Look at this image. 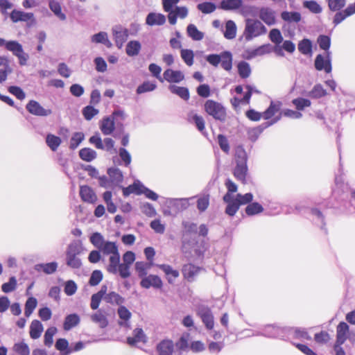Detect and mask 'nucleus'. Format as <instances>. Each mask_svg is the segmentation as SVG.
Instances as JSON below:
<instances>
[{
  "label": "nucleus",
  "mask_w": 355,
  "mask_h": 355,
  "mask_svg": "<svg viewBox=\"0 0 355 355\" xmlns=\"http://www.w3.org/2000/svg\"><path fill=\"white\" fill-rule=\"evenodd\" d=\"M207 249L204 239L198 237L184 236L182 240V252L187 257L202 258Z\"/></svg>",
  "instance_id": "f257e3e1"
},
{
  "label": "nucleus",
  "mask_w": 355,
  "mask_h": 355,
  "mask_svg": "<svg viewBox=\"0 0 355 355\" xmlns=\"http://www.w3.org/2000/svg\"><path fill=\"white\" fill-rule=\"evenodd\" d=\"M236 166L234 168V175L236 179L242 183L246 182V177L248 172V155L245 149L241 146H238L235 149Z\"/></svg>",
  "instance_id": "f03ea898"
},
{
  "label": "nucleus",
  "mask_w": 355,
  "mask_h": 355,
  "mask_svg": "<svg viewBox=\"0 0 355 355\" xmlns=\"http://www.w3.org/2000/svg\"><path fill=\"white\" fill-rule=\"evenodd\" d=\"M103 254H110L109 258V264L107 266V270L112 274H116V266L120 261V254L116 243L115 242L105 241L101 248L99 249Z\"/></svg>",
  "instance_id": "7ed1b4c3"
},
{
  "label": "nucleus",
  "mask_w": 355,
  "mask_h": 355,
  "mask_svg": "<svg viewBox=\"0 0 355 355\" xmlns=\"http://www.w3.org/2000/svg\"><path fill=\"white\" fill-rule=\"evenodd\" d=\"M266 33V27L259 20L250 18L245 19L243 37L247 42L265 35Z\"/></svg>",
  "instance_id": "20e7f679"
},
{
  "label": "nucleus",
  "mask_w": 355,
  "mask_h": 355,
  "mask_svg": "<svg viewBox=\"0 0 355 355\" xmlns=\"http://www.w3.org/2000/svg\"><path fill=\"white\" fill-rule=\"evenodd\" d=\"M205 60L209 64L215 67L220 64L221 67L227 71H230L232 68L233 57L232 53L229 51H224L220 54L207 55Z\"/></svg>",
  "instance_id": "39448f33"
},
{
  "label": "nucleus",
  "mask_w": 355,
  "mask_h": 355,
  "mask_svg": "<svg viewBox=\"0 0 355 355\" xmlns=\"http://www.w3.org/2000/svg\"><path fill=\"white\" fill-rule=\"evenodd\" d=\"M204 108L205 112L215 120L222 122L225 121L226 110L222 104L214 100H207L204 105Z\"/></svg>",
  "instance_id": "423d86ee"
},
{
  "label": "nucleus",
  "mask_w": 355,
  "mask_h": 355,
  "mask_svg": "<svg viewBox=\"0 0 355 355\" xmlns=\"http://www.w3.org/2000/svg\"><path fill=\"white\" fill-rule=\"evenodd\" d=\"M5 49L10 51L13 55L18 58L19 64L21 66L27 64L29 55L24 52L22 45L19 42L16 40H8L6 44Z\"/></svg>",
  "instance_id": "0eeeda50"
},
{
  "label": "nucleus",
  "mask_w": 355,
  "mask_h": 355,
  "mask_svg": "<svg viewBox=\"0 0 355 355\" xmlns=\"http://www.w3.org/2000/svg\"><path fill=\"white\" fill-rule=\"evenodd\" d=\"M288 332V328L287 327H280L275 325H267L265 327L263 332H257L254 335L263 336L268 338L284 339Z\"/></svg>",
  "instance_id": "6e6552de"
},
{
  "label": "nucleus",
  "mask_w": 355,
  "mask_h": 355,
  "mask_svg": "<svg viewBox=\"0 0 355 355\" xmlns=\"http://www.w3.org/2000/svg\"><path fill=\"white\" fill-rule=\"evenodd\" d=\"M197 315L201 319L207 331H212L214 327V318L211 310L207 306H199L196 310Z\"/></svg>",
  "instance_id": "1a4fd4ad"
},
{
  "label": "nucleus",
  "mask_w": 355,
  "mask_h": 355,
  "mask_svg": "<svg viewBox=\"0 0 355 355\" xmlns=\"http://www.w3.org/2000/svg\"><path fill=\"white\" fill-rule=\"evenodd\" d=\"M331 51H327L325 56L322 54L316 55L314 66L317 71H324L329 73L332 71Z\"/></svg>",
  "instance_id": "9d476101"
},
{
  "label": "nucleus",
  "mask_w": 355,
  "mask_h": 355,
  "mask_svg": "<svg viewBox=\"0 0 355 355\" xmlns=\"http://www.w3.org/2000/svg\"><path fill=\"white\" fill-rule=\"evenodd\" d=\"M112 32L116 46L121 49L128 40V30L121 25H118L112 28Z\"/></svg>",
  "instance_id": "9b49d317"
},
{
  "label": "nucleus",
  "mask_w": 355,
  "mask_h": 355,
  "mask_svg": "<svg viewBox=\"0 0 355 355\" xmlns=\"http://www.w3.org/2000/svg\"><path fill=\"white\" fill-rule=\"evenodd\" d=\"M27 111L35 116H47L52 113L50 109L44 108L37 101L31 100L26 105Z\"/></svg>",
  "instance_id": "f8f14e48"
},
{
  "label": "nucleus",
  "mask_w": 355,
  "mask_h": 355,
  "mask_svg": "<svg viewBox=\"0 0 355 355\" xmlns=\"http://www.w3.org/2000/svg\"><path fill=\"white\" fill-rule=\"evenodd\" d=\"M140 285L144 288H149L150 287H153L154 288H161L163 283L161 278L157 275H149L141 279Z\"/></svg>",
  "instance_id": "ddd939ff"
},
{
  "label": "nucleus",
  "mask_w": 355,
  "mask_h": 355,
  "mask_svg": "<svg viewBox=\"0 0 355 355\" xmlns=\"http://www.w3.org/2000/svg\"><path fill=\"white\" fill-rule=\"evenodd\" d=\"M163 78L170 83H179L184 79V75L181 71L167 69L163 73Z\"/></svg>",
  "instance_id": "4468645a"
},
{
  "label": "nucleus",
  "mask_w": 355,
  "mask_h": 355,
  "mask_svg": "<svg viewBox=\"0 0 355 355\" xmlns=\"http://www.w3.org/2000/svg\"><path fill=\"white\" fill-rule=\"evenodd\" d=\"M187 120L189 123L194 124L204 136H207V132L205 131V122L202 116L193 112H190L187 115Z\"/></svg>",
  "instance_id": "2eb2a0df"
},
{
  "label": "nucleus",
  "mask_w": 355,
  "mask_h": 355,
  "mask_svg": "<svg viewBox=\"0 0 355 355\" xmlns=\"http://www.w3.org/2000/svg\"><path fill=\"white\" fill-rule=\"evenodd\" d=\"M33 14L31 12H25L16 9L13 10L10 14V18L13 23H17L19 21L27 22L33 19Z\"/></svg>",
  "instance_id": "dca6fc26"
},
{
  "label": "nucleus",
  "mask_w": 355,
  "mask_h": 355,
  "mask_svg": "<svg viewBox=\"0 0 355 355\" xmlns=\"http://www.w3.org/2000/svg\"><path fill=\"white\" fill-rule=\"evenodd\" d=\"M133 336L127 338V343L130 346H135L138 343H145L147 341L146 336L141 328H136L132 332Z\"/></svg>",
  "instance_id": "f3484780"
},
{
  "label": "nucleus",
  "mask_w": 355,
  "mask_h": 355,
  "mask_svg": "<svg viewBox=\"0 0 355 355\" xmlns=\"http://www.w3.org/2000/svg\"><path fill=\"white\" fill-rule=\"evenodd\" d=\"M349 331V325L345 322H340L336 327V342L344 343L347 340V335Z\"/></svg>",
  "instance_id": "a211bd4d"
},
{
  "label": "nucleus",
  "mask_w": 355,
  "mask_h": 355,
  "mask_svg": "<svg viewBox=\"0 0 355 355\" xmlns=\"http://www.w3.org/2000/svg\"><path fill=\"white\" fill-rule=\"evenodd\" d=\"M100 129L104 135H110L115 129V122L113 117H104L100 124Z\"/></svg>",
  "instance_id": "6ab92c4d"
},
{
  "label": "nucleus",
  "mask_w": 355,
  "mask_h": 355,
  "mask_svg": "<svg viewBox=\"0 0 355 355\" xmlns=\"http://www.w3.org/2000/svg\"><path fill=\"white\" fill-rule=\"evenodd\" d=\"M80 196L81 199L86 202L94 203L97 197L91 187L87 185L81 186L80 188Z\"/></svg>",
  "instance_id": "aec40b11"
},
{
  "label": "nucleus",
  "mask_w": 355,
  "mask_h": 355,
  "mask_svg": "<svg viewBox=\"0 0 355 355\" xmlns=\"http://www.w3.org/2000/svg\"><path fill=\"white\" fill-rule=\"evenodd\" d=\"M200 268L191 263L184 264L182 272L184 277L189 282L193 281L195 277L198 274Z\"/></svg>",
  "instance_id": "412c9836"
},
{
  "label": "nucleus",
  "mask_w": 355,
  "mask_h": 355,
  "mask_svg": "<svg viewBox=\"0 0 355 355\" xmlns=\"http://www.w3.org/2000/svg\"><path fill=\"white\" fill-rule=\"evenodd\" d=\"M166 22V17L161 13L150 12L146 18V24L148 26H162Z\"/></svg>",
  "instance_id": "4be33fe9"
},
{
  "label": "nucleus",
  "mask_w": 355,
  "mask_h": 355,
  "mask_svg": "<svg viewBox=\"0 0 355 355\" xmlns=\"http://www.w3.org/2000/svg\"><path fill=\"white\" fill-rule=\"evenodd\" d=\"M259 18L267 25L271 26L275 24V12L269 8L263 7L259 10Z\"/></svg>",
  "instance_id": "5701e85b"
},
{
  "label": "nucleus",
  "mask_w": 355,
  "mask_h": 355,
  "mask_svg": "<svg viewBox=\"0 0 355 355\" xmlns=\"http://www.w3.org/2000/svg\"><path fill=\"white\" fill-rule=\"evenodd\" d=\"M282 103L279 101H271L269 107L263 112V118L265 120L270 119L279 112Z\"/></svg>",
  "instance_id": "b1692460"
},
{
  "label": "nucleus",
  "mask_w": 355,
  "mask_h": 355,
  "mask_svg": "<svg viewBox=\"0 0 355 355\" xmlns=\"http://www.w3.org/2000/svg\"><path fill=\"white\" fill-rule=\"evenodd\" d=\"M159 355H173L174 344L171 340H164L157 345Z\"/></svg>",
  "instance_id": "393cba45"
},
{
  "label": "nucleus",
  "mask_w": 355,
  "mask_h": 355,
  "mask_svg": "<svg viewBox=\"0 0 355 355\" xmlns=\"http://www.w3.org/2000/svg\"><path fill=\"white\" fill-rule=\"evenodd\" d=\"M243 5V0H222L218 8L226 11L239 10Z\"/></svg>",
  "instance_id": "a878e982"
},
{
  "label": "nucleus",
  "mask_w": 355,
  "mask_h": 355,
  "mask_svg": "<svg viewBox=\"0 0 355 355\" xmlns=\"http://www.w3.org/2000/svg\"><path fill=\"white\" fill-rule=\"evenodd\" d=\"M58 264L56 261H52L46 263H37L35 265L34 269L37 272H43L46 275L53 274L58 268Z\"/></svg>",
  "instance_id": "bb28decb"
},
{
  "label": "nucleus",
  "mask_w": 355,
  "mask_h": 355,
  "mask_svg": "<svg viewBox=\"0 0 355 355\" xmlns=\"http://www.w3.org/2000/svg\"><path fill=\"white\" fill-rule=\"evenodd\" d=\"M157 267L164 272L169 284H173L174 279L179 277V271L173 269L168 264H159L157 265Z\"/></svg>",
  "instance_id": "cd10ccee"
},
{
  "label": "nucleus",
  "mask_w": 355,
  "mask_h": 355,
  "mask_svg": "<svg viewBox=\"0 0 355 355\" xmlns=\"http://www.w3.org/2000/svg\"><path fill=\"white\" fill-rule=\"evenodd\" d=\"M117 313L122 321L119 322V324L121 327H129V320L131 318L132 313L130 311L122 304L120 305L117 310Z\"/></svg>",
  "instance_id": "c85d7f7f"
},
{
  "label": "nucleus",
  "mask_w": 355,
  "mask_h": 355,
  "mask_svg": "<svg viewBox=\"0 0 355 355\" xmlns=\"http://www.w3.org/2000/svg\"><path fill=\"white\" fill-rule=\"evenodd\" d=\"M80 321V318L77 313H71L67 315L63 322V329L65 331H69L77 326Z\"/></svg>",
  "instance_id": "c756f323"
},
{
  "label": "nucleus",
  "mask_w": 355,
  "mask_h": 355,
  "mask_svg": "<svg viewBox=\"0 0 355 355\" xmlns=\"http://www.w3.org/2000/svg\"><path fill=\"white\" fill-rule=\"evenodd\" d=\"M196 196L189 198H171L169 199L170 204L175 207L178 211L187 209L189 206V200H193Z\"/></svg>",
  "instance_id": "7c9ffc66"
},
{
  "label": "nucleus",
  "mask_w": 355,
  "mask_h": 355,
  "mask_svg": "<svg viewBox=\"0 0 355 355\" xmlns=\"http://www.w3.org/2000/svg\"><path fill=\"white\" fill-rule=\"evenodd\" d=\"M107 174L110 179V182L115 185H119L123 180V175L122 171L116 167L109 168L107 169Z\"/></svg>",
  "instance_id": "2f4dec72"
},
{
  "label": "nucleus",
  "mask_w": 355,
  "mask_h": 355,
  "mask_svg": "<svg viewBox=\"0 0 355 355\" xmlns=\"http://www.w3.org/2000/svg\"><path fill=\"white\" fill-rule=\"evenodd\" d=\"M310 213L312 216V220L315 224L320 227L322 230H324L326 231L324 216L321 211L317 208H312L310 210Z\"/></svg>",
  "instance_id": "473e14b6"
},
{
  "label": "nucleus",
  "mask_w": 355,
  "mask_h": 355,
  "mask_svg": "<svg viewBox=\"0 0 355 355\" xmlns=\"http://www.w3.org/2000/svg\"><path fill=\"white\" fill-rule=\"evenodd\" d=\"M44 330L42 322L37 320H34L30 325V336L32 339H37L41 336Z\"/></svg>",
  "instance_id": "72a5a7b5"
},
{
  "label": "nucleus",
  "mask_w": 355,
  "mask_h": 355,
  "mask_svg": "<svg viewBox=\"0 0 355 355\" xmlns=\"http://www.w3.org/2000/svg\"><path fill=\"white\" fill-rule=\"evenodd\" d=\"M168 89L172 94L178 95L184 101H188L189 99V91L187 87H180L175 85H170L168 86Z\"/></svg>",
  "instance_id": "f704fd0d"
},
{
  "label": "nucleus",
  "mask_w": 355,
  "mask_h": 355,
  "mask_svg": "<svg viewBox=\"0 0 355 355\" xmlns=\"http://www.w3.org/2000/svg\"><path fill=\"white\" fill-rule=\"evenodd\" d=\"M103 300L112 305L120 306L125 302V298L116 292L112 291L108 293L103 298Z\"/></svg>",
  "instance_id": "c9c22d12"
},
{
  "label": "nucleus",
  "mask_w": 355,
  "mask_h": 355,
  "mask_svg": "<svg viewBox=\"0 0 355 355\" xmlns=\"http://www.w3.org/2000/svg\"><path fill=\"white\" fill-rule=\"evenodd\" d=\"M187 35L194 41H200L204 38V33L200 31L196 25L189 24L187 27Z\"/></svg>",
  "instance_id": "e433bc0d"
},
{
  "label": "nucleus",
  "mask_w": 355,
  "mask_h": 355,
  "mask_svg": "<svg viewBox=\"0 0 355 355\" xmlns=\"http://www.w3.org/2000/svg\"><path fill=\"white\" fill-rule=\"evenodd\" d=\"M83 250L81 241L73 240L68 245L66 254L80 255Z\"/></svg>",
  "instance_id": "4c0bfd02"
},
{
  "label": "nucleus",
  "mask_w": 355,
  "mask_h": 355,
  "mask_svg": "<svg viewBox=\"0 0 355 355\" xmlns=\"http://www.w3.org/2000/svg\"><path fill=\"white\" fill-rule=\"evenodd\" d=\"M141 49V43L137 40H131L128 42L125 52L128 55L133 57L137 55Z\"/></svg>",
  "instance_id": "58836bf2"
},
{
  "label": "nucleus",
  "mask_w": 355,
  "mask_h": 355,
  "mask_svg": "<svg viewBox=\"0 0 355 355\" xmlns=\"http://www.w3.org/2000/svg\"><path fill=\"white\" fill-rule=\"evenodd\" d=\"M288 331H292L293 337L297 339L311 340V336L309 335L308 331L305 328L296 327L288 328Z\"/></svg>",
  "instance_id": "ea45409f"
},
{
  "label": "nucleus",
  "mask_w": 355,
  "mask_h": 355,
  "mask_svg": "<svg viewBox=\"0 0 355 355\" xmlns=\"http://www.w3.org/2000/svg\"><path fill=\"white\" fill-rule=\"evenodd\" d=\"M96 152L90 148H83L79 150V157L81 159L90 162L96 158Z\"/></svg>",
  "instance_id": "a19ab883"
},
{
  "label": "nucleus",
  "mask_w": 355,
  "mask_h": 355,
  "mask_svg": "<svg viewBox=\"0 0 355 355\" xmlns=\"http://www.w3.org/2000/svg\"><path fill=\"white\" fill-rule=\"evenodd\" d=\"M302 5L304 8L309 10L311 13L320 14L322 12V8L316 1H304Z\"/></svg>",
  "instance_id": "79ce46f5"
},
{
  "label": "nucleus",
  "mask_w": 355,
  "mask_h": 355,
  "mask_svg": "<svg viewBox=\"0 0 355 355\" xmlns=\"http://www.w3.org/2000/svg\"><path fill=\"white\" fill-rule=\"evenodd\" d=\"M236 35V26L234 21L228 20L225 24L224 37L227 40H232Z\"/></svg>",
  "instance_id": "37998d69"
},
{
  "label": "nucleus",
  "mask_w": 355,
  "mask_h": 355,
  "mask_svg": "<svg viewBox=\"0 0 355 355\" xmlns=\"http://www.w3.org/2000/svg\"><path fill=\"white\" fill-rule=\"evenodd\" d=\"M281 17L285 21L295 23L299 22L302 19L301 14L299 12L296 11H283L281 13Z\"/></svg>",
  "instance_id": "c03bdc74"
},
{
  "label": "nucleus",
  "mask_w": 355,
  "mask_h": 355,
  "mask_svg": "<svg viewBox=\"0 0 355 355\" xmlns=\"http://www.w3.org/2000/svg\"><path fill=\"white\" fill-rule=\"evenodd\" d=\"M49 6L51 10L57 16L60 20H65L66 15L62 12V8L60 3L55 0H50Z\"/></svg>",
  "instance_id": "a18cd8bd"
},
{
  "label": "nucleus",
  "mask_w": 355,
  "mask_h": 355,
  "mask_svg": "<svg viewBox=\"0 0 355 355\" xmlns=\"http://www.w3.org/2000/svg\"><path fill=\"white\" fill-rule=\"evenodd\" d=\"M238 73L241 78H247L251 74L250 64L245 61H241L237 64Z\"/></svg>",
  "instance_id": "49530a36"
},
{
  "label": "nucleus",
  "mask_w": 355,
  "mask_h": 355,
  "mask_svg": "<svg viewBox=\"0 0 355 355\" xmlns=\"http://www.w3.org/2000/svg\"><path fill=\"white\" fill-rule=\"evenodd\" d=\"M66 264L73 269H79L82 266V261L79 255L66 254Z\"/></svg>",
  "instance_id": "de8ad7c7"
},
{
  "label": "nucleus",
  "mask_w": 355,
  "mask_h": 355,
  "mask_svg": "<svg viewBox=\"0 0 355 355\" xmlns=\"http://www.w3.org/2000/svg\"><path fill=\"white\" fill-rule=\"evenodd\" d=\"M61 142V139L59 137L52 134H48L46 137V143L52 151H55Z\"/></svg>",
  "instance_id": "09e8293b"
},
{
  "label": "nucleus",
  "mask_w": 355,
  "mask_h": 355,
  "mask_svg": "<svg viewBox=\"0 0 355 355\" xmlns=\"http://www.w3.org/2000/svg\"><path fill=\"white\" fill-rule=\"evenodd\" d=\"M299 51L303 55H309L312 53V42L309 39H303L298 43Z\"/></svg>",
  "instance_id": "8fccbe9b"
},
{
  "label": "nucleus",
  "mask_w": 355,
  "mask_h": 355,
  "mask_svg": "<svg viewBox=\"0 0 355 355\" xmlns=\"http://www.w3.org/2000/svg\"><path fill=\"white\" fill-rule=\"evenodd\" d=\"M263 207L257 202H251L245 207V213L248 216H254L263 212Z\"/></svg>",
  "instance_id": "3c124183"
},
{
  "label": "nucleus",
  "mask_w": 355,
  "mask_h": 355,
  "mask_svg": "<svg viewBox=\"0 0 355 355\" xmlns=\"http://www.w3.org/2000/svg\"><path fill=\"white\" fill-rule=\"evenodd\" d=\"M84 139L85 135L82 132H74L70 139L69 148L75 150Z\"/></svg>",
  "instance_id": "603ef678"
},
{
  "label": "nucleus",
  "mask_w": 355,
  "mask_h": 355,
  "mask_svg": "<svg viewBox=\"0 0 355 355\" xmlns=\"http://www.w3.org/2000/svg\"><path fill=\"white\" fill-rule=\"evenodd\" d=\"M327 95V91L322 85L316 84L309 92L308 96L313 98H320Z\"/></svg>",
  "instance_id": "864d4df0"
},
{
  "label": "nucleus",
  "mask_w": 355,
  "mask_h": 355,
  "mask_svg": "<svg viewBox=\"0 0 355 355\" xmlns=\"http://www.w3.org/2000/svg\"><path fill=\"white\" fill-rule=\"evenodd\" d=\"M37 304V299L34 297H30L27 299L25 303L24 314L28 318L34 311Z\"/></svg>",
  "instance_id": "5fc2aeb1"
},
{
  "label": "nucleus",
  "mask_w": 355,
  "mask_h": 355,
  "mask_svg": "<svg viewBox=\"0 0 355 355\" xmlns=\"http://www.w3.org/2000/svg\"><path fill=\"white\" fill-rule=\"evenodd\" d=\"M337 12L335 14L334 19H333V23L335 26L338 25L340 24L343 20H345L347 17L352 15V12H350V10H349V8L347 7L345 10L343 11H336Z\"/></svg>",
  "instance_id": "6e6d98bb"
},
{
  "label": "nucleus",
  "mask_w": 355,
  "mask_h": 355,
  "mask_svg": "<svg viewBox=\"0 0 355 355\" xmlns=\"http://www.w3.org/2000/svg\"><path fill=\"white\" fill-rule=\"evenodd\" d=\"M157 85L155 83L150 81H144L142 84L139 85L136 89L137 94H141L146 92H149L155 90Z\"/></svg>",
  "instance_id": "4d7b16f0"
},
{
  "label": "nucleus",
  "mask_w": 355,
  "mask_h": 355,
  "mask_svg": "<svg viewBox=\"0 0 355 355\" xmlns=\"http://www.w3.org/2000/svg\"><path fill=\"white\" fill-rule=\"evenodd\" d=\"M56 333L57 328L55 327H51L46 330L44 336V343L46 347H50L53 345V338Z\"/></svg>",
  "instance_id": "13d9d810"
},
{
  "label": "nucleus",
  "mask_w": 355,
  "mask_h": 355,
  "mask_svg": "<svg viewBox=\"0 0 355 355\" xmlns=\"http://www.w3.org/2000/svg\"><path fill=\"white\" fill-rule=\"evenodd\" d=\"M91 318L94 322L98 323L101 328H105L108 324V320L106 316L100 311L94 313L91 316Z\"/></svg>",
  "instance_id": "bf43d9fd"
},
{
  "label": "nucleus",
  "mask_w": 355,
  "mask_h": 355,
  "mask_svg": "<svg viewBox=\"0 0 355 355\" xmlns=\"http://www.w3.org/2000/svg\"><path fill=\"white\" fill-rule=\"evenodd\" d=\"M209 205V195L203 194L197 200V208L200 212H204Z\"/></svg>",
  "instance_id": "052dcab7"
},
{
  "label": "nucleus",
  "mask_w": 355,
  "mask_h": 355,
  "mask_svg": "<svg viewBox=\"0 0 355 355\" xmlns=\"http://www.w3.org/2000/svg\"><path fill=\"white\" fill-rule=\"evenodd\" d=\"M332 12L340 11L346 5V0H325Z\"/></svg>",
  "instance_id": "680f3d73"
},
{
  "label": "nucleus",
  "mask_w": 355,
  "mask_h": 355,
  "mask_svg": "<svg viewBox=\"0 0 355 355\" xmlns=\"http://www.w3.org/2000/svg\"><path fill=\"white\" fill-rule=\"evenodd\" d=\"M98 112L99 110L98 109L90 105L85 106L82 110L83 115L87 121L92 120Z\"/></svg>",
  "instance_id": "e2e57ef3"
},
{
  "label": "nucleus",
  "mask_w": 355,
  "mask_h": 355,
  "mask_svg": "<svg viewBox=\"0 0 355 355\" xmlns=\"http://www.w3.org/2000/svg\"><path fill=\"white\" fill-rule=\"evenodd\" d=\"M292 103L295 105L297 110H303L305 107H310L311 102L309 99L299 97L294 98Z\"/></svg>",
  "instance_id": "0e129e2a"
},
{
  "label": "nucleus",
  "mask_w": 355,
  "mask_h": 355,
  "mask_svg": "<svg viewBox=\"0 0 355 355\" xmlns=\"http://www.w3.org/2000/svg\"><path fill=\"white\" fill-rule=\"evenodd\" d=\"M264 130H265V128H263V126L262 125V124H261L255 128L250 129L248 131V135L249 139L252 142L256 141L257 140V139L259 138V135L262 133V132Z\"/></svg>",
  "instance_id": "69168bd1"
},
{
  "label": "nucleus",
  "mask_w": 355,
  "mask_h": 355,
  "mask_svg": "<svg viewBox=\"0 0 355 355\" xmlns=\"http://www.w3.org/2000/svg\"><path fill=\"white\" fill-rule=\"evenodd\" d=\"M182 59L188 66H191L193 64L194 54L193 51L191 49H182L180 52Z\"/></svg>",
  "instance_id": "338daca9"
},
{
  "label": "nucleus",
  "mask_w": 355,
  "mask_h": 355,
  "mask_svg": "<svg viewBox=\"0 0 355 355\" xmlns=\"http://www.w3.org/2000/svg\"><path fill=\"white\" fill-rule=\"evenodd\" d=\"M270 41L276 45L280 44L283 42V37L280 31L277 28H272L269 33Z\"/></svg>",
  "instance_id": "774afa93"
}]
</instances>
